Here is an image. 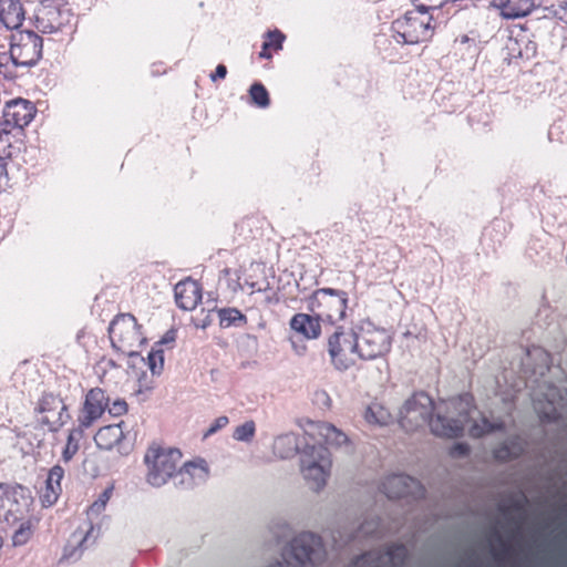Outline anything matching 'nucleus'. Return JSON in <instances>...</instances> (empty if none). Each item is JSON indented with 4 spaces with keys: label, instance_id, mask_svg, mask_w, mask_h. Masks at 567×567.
Returning a JSON list of instances; mask_svg holds the SVG:
<instances>
[{
    "label": "nucleus",
    "instance_id": "f257e3e1",
    "mask_svg": "<svg viewBox=\"0 0 567 567\" xmlns=\"http://www.w3.org/2000/svg\"><path fill=\"white\" fill-rule=\"evenodd\" d=\"M432 399L424 392L413 394L400 410V425L406 432H414L426 424L436 436L457 437L468 424V434L481 437L502 429V422H491L473 406L470 394L452 398L436 408L435 417Z\"/></svg>",
    "mask_w": 567,
    "mask_h": 567
},
{
    "label": "nucleus",
    "instance_id": "f03ea898",
    "mask_svg": "<svg viewBox=\"0 0 567 567\" xmlns=\"http://www.w3.org/2000/svg\"><path fill=\"white\" fill-rule=\"evenodd\" d=\"M331 453L324 445H307L300 454V472L310 489L320 492L331 474Z\"/></svg>",
    "mask_w": 567,
    "mask_h": 567
},
{
    "label": "nucleus",
    "instance_id": "7ed1b4c3",
    "mask_svg": "<svg viewBox=\"0 0 567 567\" xmlns=\"http://www.w3.org/2000/svg\"><path fill=\"white\" fill-rule=\"evenodd\" d=\"M43 42L33 31H20L12 35L9 56L0 58V74L8 76L3 69L10 60L14 66L30 68L35 65L42 56Z\"/></svg>",
    "mask_w": 567,
    "mask_h": 567
},
{
    "label": "nucleus",
    "instance_id": "20e7f679",
    "mask_svg": "<svg viewBox=\"0 0 567 567\" xmlns=\"http://www.w3.org/2000/svg\"><path fill=\"white\" fill-rule=\"evenodd\" d=\"M33 498L28 487L20 484L0 483V522L14 525L30 513Z\"/></svg>",
    "mask_w": 567,
    "mask_h": 567
},
{
    "label": "nucleus",
    "instance_id": "39448f33",
    "mask_svg": "<svg viewBox=\"0 0 567 567\" xmlns=\"http://www.w3.org/2000/svg\"><path fill=\"white\" fill-rule=\"evenodd\" d=\"M431 21L432 17L429 16L424 6L406 12L403 18L396 19L392 24L394 40L402 44H416L429 40L432 37Z\"/></svg>",
    "mask_w": 567,
    "mask_h": 567
},
{
    "label": "nucleus",
    "instance_id": "423d86ee",
    "mask_svg": "<svg viewBox=\"0 0 567 567\" xmlns=\"http://www.w3.org/2000/svg\"><path fill=\"white\" fill-rule=\"evenodd\" d=\"M328 353L338 371H347L359 361L358 337L354 329L337 327L328 337Z\"/></svg>",
    "mask_w": 567,
    "mask_h": 567
},
{
    "label": "nucleus",
    "instance_id": "0eeeda50",
    "mask_svg": "<svg viewBox=\"0 0 567 567\" xmlns=\"http://www.w3.org/2000/svg\"><path fill=\"white\" fill-rule=\"evenodd\" d=\"M321 538L312 533H301L284 549L282 557L288 565L305 567L317 565L324 559Z\"/></svg>",
    "mask_w": 567,
    "mask_h": 567
},
{
    "label": "nucleus",
    "instance_id": "6e6552de",
    "mask_svg": "<svg viewBox=\"0 0 567 567\" xmlns=\"http://www.w3.org/2000/svg\"><path fill=\"white\" fill-rule=\"evenodd\" d=\"M112 347L128 357L137 354V348L144 342L136 319L130 313L115 317L109 327Z\"/></svg>",
    "mask_w": 567,
    "mask_h": 567
},
{
    "label": "nucleus",
    "instance_id": "1a4fd4ad",
    "mask_svg": "<svg viewBox=\"0 0 567 567\" xmlns=\"http://www.w3.org/2000/svg\"><path fill=\"white\" fill-rule=\"evenodd\" d=\"M347 292L332 288L316 290L308 300V309L320 320L334 323L346 316Z\"/></svg>",
    "mask_w": 567,
    "mask_h": 567
},
{
    "label": "nucleus",
    "instance_id": "9d476101",
    "mask_svg": "<svg viewBox=\"0 0 567 567\" xmlns=\"http://www.w3.org/2000/svg\"><path fill=\"white\" fill-rule=\"evenodd\" d=\"M181 457V452L174 449L148 451L145 455V463L148 467L146 476L147 482L154 487H161L165 485L169 478L175 481Z\"/></svg>",
    "mask_w": 567,
    "mask_h": 567
},
{
    "label": "nucleus",
    "instance_id": "9b49d317",
    "mask_svg": "<svg viewBox=\"0 0 567 567\" xmlns=\"http://www.w3.org/2000/svg\"><path fill=\"white\" fill-rule=\"evenodd\" d=\"M359 360H375L384 357L391 349L392 339L386 330L370 323L357 331Z\"/></svg>",
    "mask_w": 567,
    "mask_h": 567
},
{
    "label": "nucleus",
    "instance_id": "f8f14e48",
    "mask_svg": "<svg viewBox=\"0 0 567 567\" xmlns=\"http://www.w3.org/2000/svg\"><path fill=\"white\" fill-rule=\"evenodd\" d=\"M71 13L62 0H43L35 12L38 29L53 33L70 22Z\"/></svg>",
    "mask_w": 567,
    "mask_h": 567
},
{
    "label": "nucleus",
    "instance_id": "ddd939ff",
    "mask_svg": "<svg viewBox=\"0 0 567 567\" xmlns=\"http://www.w3.org/2000/svg\"><path fill=\"white\" fill-rule=\"evenodd\" d=\"M533 405L537 414L548 421L558 419L567 406V391L548 385L546 392L533 395Z\"/></svg>",
    "mask_w": 567,
    "mask_h": 567
},
{
    "label": "nucleus",
    "instance_id": "4468645a",
    "mask_svg": "<svg viewBox=\"0 0 567 567\" xmlns=\"http://www.w3.org/2000/svg\"><path fill=\"white\" fill-rule=\"evenodd\" d=\"M35 410L43 414L41 423L48 425L49 430L53 432L62 427L70 419L68 406L59 395L53 393H44Z\"/></svg>",
    "mask_w": 567,
    "mask_h": 567
},
{
    "label": "nucleus",
    "instance_id": "2eb2a0df",
    "mask_svg": "<svg viewBox=\"0 0 567 567\" xmlns=\"http://www.w3.org/2000/svg\"><path fill=\"white\" fill-rule=\"evenodd\" d=\"M35 112L34 105L28 100H10L3 107L2 122L23 136V128L31 123Z\"/></svg>",
    "mask_w": 567,
    "mask_h": 567
},
{
    "label": "nucleus",
    "instance_id": "dca6fc26",
    "mask_svg": "<svg viewBox=\"0 0 567 567\" xmlns=\"http://www.w3.org/2000/svg\"><path fill=\"white\" fill-rule=\"evenodd\" d=\"M109 408V396L100 389H91L82 404L78 415V424L81 429L91 427L97 420L102 417L105 410Z\"/></svg>",
    "mask_w": 567,
    "mask_h": 567
},
{
    "label": "nucleus",
    "instance_id": "f3484780",
    "mask_svg": "<svg viewBox=\"0 0 567 567\" xmlns=\"http://www.w3.org/2000/svg\"><path fill=\"white\" fill-rule=\"evenodd\" d=\"M309 432L319 437L327 446L340 450L347 454L352 452V445L348 435L331 423L322 421H309Z\"/></svg>",
    "mask_w": 567,
    "mask_h": 567
},
{
    "label": "nucleus",
    "instance_id": "a211bd4d",
    "mask_svg": "<svg viewBox=\"0 0 567 567\" xmlns=\"http://www.w3.org/2000/svg\"><path fill=\"white\" fill-rule=\"evenodd\" d=\"M408 557V549L403 545L390 547L386 551H371L357 558L353 567H400Z\"/></svg>",
    "mask_w": 567,
    "mask_h": 567
},
{
    "label": "nucleus",
    "instance_id": "6ab92c4d",
    "mask_svg": "<svg viewBox=\"0 0 567 567\" xmlns=\"http://www.w3.org/2000/svg\"><path fill=\"white\" fill-rule=\"evenodd\" d=\"M209 467L205 460L197 458L186 462L175 476V486L189 489L207 482Z\"/></svg>",
    "mask_w": 567,
    "mask_h": 567
},
{
    "label": "nucleus",
    "instance_id": "aec40b11",
    "mask_svg": "<svg viewBox=\"0 0 567 567\" xmlns=\"http://www.w3.org/2000/svg\"><path fill=\"white\" fill-rule=\"evenodd\" d=\"M382 491L389 498L419 497L423 495L420 483L404 474H394L385 477L382 482Z\"/></svg>",
    "mask_w": 567,
    "mask_h": 567
},
{
    "label": "nucleus",
    "instance_id": "412c9836",
    "mask_svg": "<svg viewBox=\"0 0 567 567\" xmlns=\"http://www.w3.org/2000/svg\"><path fill=\"white\" fill-rule=\"evenodd\" d=\"M174 295L177 307L190 311L202 300V288L197 281L187 278L175 285Z\"/></svg>",
    "mask_w": 567,
    "mask_h": 567
},
{
    "label": "nucleus",
    "instance_id": "4be33fe9",
    "mask_svg": "<svg viewBox=\"0 0 567 567\" xmlns=\"http://www.w3.org/2000/svg\"><path fill=\"white\" fill-rule=\"evenodd\" d=\"M24 20L19 0H0V22L8 29H18Z\"/></svg>",
    "mask_w": 567,
    "mask_h": 567
},
{
    "label": "nucleus",
    "instance_id": "5701e85b",
    "mask_svg": "<svg viewBox=\"0 0 567 567\" xmlns=\"http://www.w3.org/2000/svg\"><path fill=\"white\" fill-rule=\"evenodd\" d=\"M319 320L313 313H297L290 320V328L307 339H317L321 332Z\"/></svg>",
    "mask_w": 567,
    "mask_h": 567
},
{
    "label": "nucleus",
    "instance_id": "b1692460",
    "mask_svg": "<svg viewBox=\"0 0 567 567\" xmlns=\"http://www.w3.org/2000/svg\"><path fill=\"white\" fill-rule=\"evenodd\" d=\"M122 424L123 422L101 427L94 435L96 446L107 451L117 445L124 437Z\"/></svg>",
    "mask_w": 567,
    "mask_h": 567
},
{
    "label": "nucleus",
    "instance_id": "393cba45",
    "mask_svg": "<svg viewBox=\"0 0 567 567\" xmlns=\"http://www.w3.org/2000/svg\"><path fill=\"white\" fill-rule=\"evenodd\" d=\"M64 470L60 465H54L48 474L45 482V491L42 495V503L47 506L53 505L61 492V480L63 478Z\"/></svg>",
    "mask_w": 567,
    "mask_h": 567
},
{
    "label": "nucleus",
    "instance_id": "a878e982",
    "mask_svg": "<svg viewBox=\"0 0 567 567\" xmlns=\"http://www.w3.org/2000/svg\"><path fill=\"white\" fill-rule=\"evenodd\" d=\"M21 135L0 121V154L6 157H12L19 152L22 145Z\"/></svg>",
    "mask_w": 567,
    "mask_h": 567
},
{
    "label": "nucleus",
    "instance_id": "bb28decb",
    "mask_svg": "<svg viewBox=\"0 0 567 567\" xmlns=\"http://www.w3.org/2000/svg\"><path fill=\"white\" fill-rule=\"evenodd\" d=\"M298 451V437L295 433H285L274 440L272 452L282 460L295 456Z\"/></svg>",
    "mask_w": 567,
    "mask_h": 567
},
{
    "label": "nucleus",
    "instance_id": "cd10ccee",
    "mask_svg": "<svg viewBox=\"0 0 567 567\" xmlns=\"http://www.w3.org/2000/svg\"><path fill=\"white\" fill-rule=\"evenodd\" d=\"M364 419L369 424L385 426L392 421V415L381 403L372 402L364 412Z\"/></svg>",
    "mask_w": 567,
    "mask_h": 567
},
{
    "label": "nucleus",
    "instance_id": "c85d7f7f",
    "mask_svg": "<svg viewBox=\"0 0 567 567\" xmlns=\"http://www.w3.org/2000/svg\"><path fill=\"white\" fill-rule=\"evenodd\" d=\"M534 8L532 0H519L517 3H504L501 7V16L505 19H518L527 16Z\"/></svg>",
    "mask_w": 567,
    "mask_h": 567
},
{
    "label": "nucleus",
    "instance_id": "c756f323",
    "mask_svg": "<svg viewBox=\"0 0 567 567\" xmlns=\"http://www.w3.org/2000/svg\"><path fill=\"white\" fill-rule=\"evenodd\" d=\"M85 429H81L80 425L78 427L69 431L68 440L65 447L62 451V458L64 462H69L79 451V443L83 437V431Z\"/></svg>",
    "mask_w": 567,
    "mask_h": 567
},
{
    "label": "nucleus",
    "instance_id": "7c9ffc66",
    "mask_svg": "<svg viewBox=\"0 0 567 567\" xmlns=\"http://www.w3.org/2000/svg\"><path fill=\"white\" fill-rule=\"evenodd\" d=\"M523 452V445L518 441L505 442L494 451L495 458L499 461H508L517 457Z\"/></svg>",
    "mask_w": 567,
    "mask_h": 567
},
{
    "label": "nucleus",
    "instance_id": "2f4dec72",
    "mask_svg": "<svg viewBox=\"0 0 567 567\" xmlns=\"http://www.w3.org/2000/svg\"><path fill=\"white\" fill-rule=\"evenodd\" d=\"M251 102L260 109H266L270 104L269 94L261 83H254L249 89Z\"/></svg>",
    "mask_w": 567,
    "mask_h": 567
},
{
    "label": "nucleus",
    "instance_id": "473e14b6",
    "mask_svg": "<svg viewBox=\"0 0 567 567\" xmlns=\"http://www.w3.org/2000/svg\"><path fill=\"white\" fill-rule=\"evenodd\" d=\"M19 528L12 535V545L14 547L25 545L32 536V523L27 517L23 520H20Z\"/></svg>",
    "mask_w": 567,
    "mask_h": 567
},
{
    "label": "nucleus",
    "instance_id": "72a5a7b5",
    "mask_svg": "<svg viewBox=\"0 0 567 567\" xmlns=\"http://www.w3.org/2000/svg\"><path fill=\"white\" fill-rule=\"evenodd\" d=\"M256 433V424L252 420H248L235 427L233 439L237 442H251Z\"/></svg>",
    "mask_w": 567,
    "mask_h": 567
},
{
    "label": "nucleus",
    "instance_id": "f704fd0d",
    "mask_svg": "<svg viewBox=\"0 0 567 567\" xmlns=\"http://www.w3.org/2000/svg\"><path fill=\"white\" fill-rule=\"evenodd\" d=\"M219 323L223 328L236 324L238 321H246L245 316L235 308H225L218 311Z\"/></svg>",
    "mask_w": 567,
    "mask_h": 567
},
{
    "label": "nucleus",
    "instance_id": "c9c22d12",
    "mask_svg": "<svg viewBox=\"0 0 567 567\" xmlns=\"http://www.w3.org/2000/svg\"><path fill=\"white\" fill-rule=\"evenodd\" d=\"M114 485H109L90 506L87 514L99 516L106 507L107 502L113 495Z\"/></svg>",
    "mask_w": 567,
    "mask_h": 567
},
{
    "label": "nucleus",
    "instance_id": "e433bc0d",
    "mask_svg": "<svg viewBox=\"0 0 567 567\" xmlns=\"http://www.w3.org/2000/svg\"><path fill=\"white\" fill-rule=\"evenodd\" d=\"M90 532L91 530H89L85 534H81L80 536H78L76 533H74L72 537L76 539L78 547H74L71 544H68L64 548L63 557L66 559H73V560L79 559L83 553V544L86 542V539L90 535Z\"/></svg>",
    "mask_w": 567,
    "mask_h": 567
},
{
    "label": "nucleus",
    "instance_id": "4c0bfd02",
    "mask_svg": "<svg viewBox=\"0 0 567 567\" xmlns=\"http://www.w3.org/2000/svg\"><path fill=\"white\" fill-rule=\"evenodd\" d=\"M147 365L153 374H161L164 368V353L161 348H153L147 355Z\"/></svg>",
    "mask_w": 567,
    "mask_h": 567
},
{
    "label": "nucleus",
    "instance_id": "58836bf2",
    "mask_svg": "<svg viewBox=\"0 0 567 567\" xmlns=\"http://www.w3.org/2000/svg\"><path fill=\"white\" fill-rule=\"evenodd\" d=\"M313 402L320 408L331 406V398L326 390H317L313 393Z\"/></svg>",
    "mask_w": 567,
    "mask_h": 567
},
{
    "label": "nucleus",
    "instance_id": "ea45409f",
    "mask_svg": "<svg viewBox=\"0 0 567 567\" xmlns=\"http://www.w3.org/2000/svg\"><path fill=\"white\" fill-rule=\"evenodd\" d=\"M229 420L227 416L223 415L217 417L206 430L204 437H208L216 433L218 430L225 427L228 424Z\"/></svg>",
    "mask_w": 567,
    "mask_h": 567
},
{
    "label": "nucleus",
    "instance_id": "a19ab883",
    "mask_svg": "<svg viewBox=\"0 0 567 567\" xmlns=\"http://www.w3.org/2000/svg\"><path fill=\"white\" fill-rule=\"evenodd\" d=\"M266 37L268 39L266 42H272L271 47L276 50H280L282 48L285 35L279 30L268 31Z\"/></svg>",
    "mask_w": 567,
    "mask_h": 567
},
{
    "label": "nucleus",
    "instance_id": "79ce46f5",
    "mask_svg": "<svg viewBox=\"0 0 567 567\" xmlns=\"http://www.w3.org/2000/svg\"><path fill=\"white\" fill-rule=\"evenodd\" d=\"M127 410V404L123 400H116L113 402V404L109 408V412L114 416H120L124 414Z\"/></svg>",
    "mask_w": 567,
    "mask_h": 567
},
{
    "label": "nucleus",
    "instance_id": "37998d69",
    "mask_svg": "<svg viewBox=\"0 0 567 567\" xmlns=\"http://www.w3.org/2000/svg\"><path fill=\"white\" fill-rule=\"evenodd\" d=\"M560 128H561V125L559 123L550 126L548 134H547L549 142L563 143V140L559 136Z\"/></svg>",
    "mask_w": 567,
    "mask_h": 567
},
{
    "label": "nucleus",
    "instance_id": "c03bdc74",
    "mask_svg": "<svg viewBox=\"0 0 567 567\" xmlns=\"http://www.w3.org/2000/svg\"><path fill=\"white\" fill-rule=\"evenodd\" d=\"M378 524L379 523L377 520L365 522L361 525L359 533L363 535H372L375 532Z\"/></svg>",
    "mask_w": 567,
    "mask_h": 567
},
{
    "label": "nucleus",
    "instance_id": "a18cd8bd",
    "mask_svg": "<svg viewBox=\"0 0 567 567\" xmlns=\"http://www.w3.org/2000/svg\"><path fill=\"white\" fill-rule=\"evenodd\" d=\"M227 74V69L224 64L216 66L215 73L210 74V80L216 81L217 79H224Z\"/></svg>",
    "mask_w": 567,
    "mask_h": 567
},
{
    "label": "nucleus",
    "instance_id": "49530a36",
    "mask_svg": "<svg viewBox=\"0 0 567 567\" xmlns=\"http://www.w3.org/2000/svg\"><path fill=\"white\" fill-rule=\"evenodd\" d=\"M210 321H212V319H210L209 315H207L204 319H197V318L193 319L195 327L200 328V329H205L210 323Z\"/></svg>",
    "mask_w": 567,
    "mask_h": 567
},
{
    "label": "nucleus",
    "instance_id": "de8ad7c7",
    "mask_svg": "<svg viewBox=\"0 0 567 567\" xmlns=\"http://www.w3.org/2000/svg\"><path fill=\"white\" fill-rule=\"evenodd\" d=\"M468 452V447L465 444H455L451 453L453 455H465Z\"/></svg>",
    "mask_w": 567,
    "mask_h": 567
},
{
    "label": "nucleus",
    "instance_id": "09e8293b",
    "mask_svg": "<svg viewBox=\"0 0 567 567\" xmlns=\"http://www.w3.org/2000/svg\"><path fill=\"white\" fill-rule=\"evenodd\" d=\"M272 42H264L262 44V49L261 51L259 52V56L261 59H270L271 58V54L269 53V48L271 47Z\"/></svg>",
    "mask_w": 567,
    "mask_h": 567
},
{
    "label": "nucleus",
    "instance_id": "8fccbe9b",
    "mask_svg": "<svg viewBox=\"0 0 567 567\" xmlns=\"http://www.w3.org/2000/svg\"><path fill=\"white\" fill-rule=\"evenodd\" d=\"M175 340V333L174 331H168L163 338L162 340L157 343V347L163 344V343H168V342H173Z\"/></svg>",
    "mask_w": 567,
    "mask_h": 567
},
{
    "label": "nucleus",
    "instance_id": "3c124183",
    "mask_svg": "<svg viewBox=\"0 0 567 567\" xmlns=\"http://www.w3.org/2000/svg\"><path fill=\"white\" fill-rule=\"evenodd\" d=\"M268 567H286L285 565H282L281 563H276V564H272Z\"/></svg>",
    "mask_w": 567,
    "mask_h": 567
},
{
    "label": "nucleus",
    "instance_id": "603ef678",
    "mask_svg": "<svg viewBox=\"0 0 567 567\" xmlns=\"http://www.w3.org/2000/svg\"><path fill=\"white\" fill-rule=\"evenodd\" d=\"M526 49H527V50H529V47L527 45V48H526ZM530 51H532V55H533V54L535 53V45H534V44H532V47H530Z\"/></svg>",
    "mask_w": 567,
    "mask_h": 567
},
{
    "label": "nucleus",
    "instance_id": "864d4df0",
    "mask_svg": "<svg viewBox=\"0 0 567 567\" xmlns=\"http://www.w3.org/2000/svg\"><path fill=\"white\" fill-rule=\"evenodd\" d=\"M518 55H519L520 58H524V54H523V52H522V51H519V52H518Z\"/></svg>",
    "mask_w": 567,
    "mask_h": 567
}]
</instances>
